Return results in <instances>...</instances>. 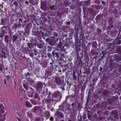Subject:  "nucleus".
Listing matches in <instances>:
<instances>
[{"label":"nucleus","instance_id":"nucleus-41","mask_svg":"<svg viewBox=\"0 0 121 121\" xmlns=\"http://www.w3.org/2000/svg\"><path fill=\"white\" fill-rule=\"evenodd\" d=\"M80 58V60L78 63V65H82V61L81 60V58Z\"/></svg>","mask_w":121,"mask_h":121},{"label":"nucleus","instance_id":"nucleus-18","mask_svg":"<svg viewBox=\"0 0 121 121\" xmlns=\"http://www.w3.org/2000/svg\"><path fill=\"white\" fill-rule=\"evenodd\" d=\"M4 40L7 43H9V37L8 35H5L4 36Z\"/></svg>","mask_w":121,"mask_h":121},{"label":"nucleus","instance_id":"nucleus-26","mask_svg":"<svg viewBox=\"0 0 121 121\" xmlns=\"http://www.w3.org/2000/svg\"><path fill=\"white\" fill-rule=\"evenodd\" d=\"M1 52L2 53V58H6V57L5 56L6 54L5 52L3 51H1Z\"/></svg>","mask_w":121,"mask_h":121},{"label":"nucleus","instance_id":"nucleus-7","mask_svg":"<svg viewBox=\"0 0 121 121\" xmlns=\"http://www.w3.org/2000/svg\"><path fill=\"white\" fill-rule=\"evenodd\" d=\"M43 84L42 83L40 82H38L37 84V86H36L37 91L43 90L42 89L43 87Z\"/></svg>","mask_w":121,"mask_h":121},{"label":"nucleus","instance_id":"nucleus-60","mask_svg":"<svg viewBox=\"0 0 121 121\" xmlns=\"http://www.w3.org/2000/svg\"><path fill=\"white\" fill-rule=\"evenodd\" d=\"M0 70L2 72V66H1L0 67Z\"/></svg>","mask_w":121,"mask_h":121},{"label":"nucleus","instance_id":"nucleus-4","mask_svg":"<svg viewBox=\"0 0 121 121\" xmlns=\"http://www.w3.org/2000/svg\"><path fill=\"white\" fill-rule=\"evenodd\" d=\"M62 45L60 44H58L55 49V50H56L58 51H60V52H62L63 53L66 54L67 53V52L63 48H64V46L62 47Z\"/></svg>","mask_w":121,"mask_h":121},{"label":"nucleus","instance_id":"nucleus-54","mask_svg":"<svg viewBox=\"0 0 121 121\" xmlns=\"http://www.w3.org/2000/svg\"><path fill=\"white\" fill-rule=\"evenodd\" d=\"M19 22H22V19L21 18H20L19 19Z\"/></svg>","mask_w":121,"mask_h":121},{"label":"nucleus","instance_id":"nucleus-38","mask_svg":"<svg viewBox=\"0 0 121 121\" xmlns=\"http://www.w3.org/2000/svg\"><path fill=\"white\" fill-rule=\"evenodd\" d=\"M19 96H21V95H22V92L23 91L22 90V89L21 88H20L19 89Z\"/></svg>","mask_w":121,"mask_h":121},{"label":"nucleus","instance_id":"nucleus-61","mask_svg":"<svg viewBox=\"0 0 121 121\" xmlns=\"http://www.w3.org/2000/svg\"><path fill=\"white\" fill-rule=\"evenodd\" d=\"M18 25V28H19L22 25V24L21 23H19V25Z\"/></svg>","mask_w":121,"mask_h":121},{"label":"nucleus","instance_id":"nucleus-34","mask_svg":"<svg viewBox=\"0 0 121 121\" xmlns=\"http://www.w3.org/2000/svg\"><path fill=\"white\" fill-rule=\"evenodd\" d=\"M67 97L66 98L65 100V102H64L63 103V105H62V106L63 107H64L65 106H66L67 105Z\"/></svg>","mask_w":121,"mask_h":121},{"label":"nucleus","instance_id":"nucleus-9","mask_svg":"<svg viewBox=\"0 0 121 121\" xmlns=\"http://www.w3.org/2000/svg\"><path fill=\"white\" fill-rule=\"evenodd\" d=\"M40 110V108L39 106H36L32 109V112H34L36 113L38 112Z\"/></svg>","mask_w":121,"mask_h":121},{"label":"nucleus","instance_id":"nucleus-23","mask_svg":"<svg viewBox=\"0 0 121 121\" xmlns=\"http://www.w3.org/2000/svg\"><path fill=\"white\" fill-rule=\"evenodd\" d=\"M40 52L41 53V56L43 57H44V56L46 54V53L44 50H41Z\"/></svg>","mask_w":121,"mask_h":121},{"label":"nucleus","instance_id":"nucleus-17","mask_svg":"<svg viewBox=\"0 0 121 121\" xmlns=\"http://www.w3.org/2000/svg\"><path fill=\"white\" fill-rule=\"evenodd\" d=\"M92 114V113L90 111H88L87 116L89 120H91V119Z\"/></svg>","mask_w":121,"mask_h":121},{"label":"nucleus","instance_id":"nucleus-56","mask_svg":"<svg viewBox=\"0 0 121 121\" xmlns=\"http://www.w3.org/2000/svg\"><path fill=\"white\" fill-rule=\"evenodd\" d=\"M66 24L68 25H70V22H67Z\"/></svg>","mask_w":121,"mask_h":121},{"label":"nucleus","instance_id":"nucleus-21","mask_svg":"<svg viewBox=\"0 0 121 121\" xmlns=\"http://www.w3.org/2000/svg\"><path fill=\"white\" fill-rule=\"evenodd\" d=\"M25 105L26 107H30L32 106L31 104L28 101L26 102Z\"/></svg>","mask_w":121,"mask_h":121},{"label":"nucleus","instance_id":"nucleus-36","mask_svg":"<svg viewBox=\"0 0 121 121\" xmlns=\"http://www.w3.org/2000/svg\"><path fill=\"white\" fill-rule=\"evenodd\" d=\"M112 65L114 66V67L116 68H118L119 66V65L117 64V63H114Z\"/></svg>","mask_w":121,"mask_h":121},{"label":"nucleus","instance_id":"nucleus-25","mask_svg":"<svg viewBox=\"0 0 121 121\" xmlns=\"http://www.w3.org/2000/svg\"><path fill=\"white\" fill-rule=\"evenodd\" d=\"M51 99L50 97H48L45 100V102L47 103H49L51 102Z\"/></svg>","mask_w":121,"mask_h":121},{"label":"nucleus","instance_id":"nucleus-14","mask_svg":"<svg viewBox=\"0 0 121 121\" xmlns=\"http://www.w3.org/2000/svg\"><path fill=\"white\" fill-rule=\"evenodd\" d=\"M55 82L57 84L60 85L62 82L61 79L58 78H57L55 79Z\"/></svg>","mask_w":121,"mask_h":121},{"label":"nucleus","instance_id":"nucleus-53","mask_svg":"<svg viewBox=\"0 0 121 121\" xmlns=\"http://www.w3.org/2000/svg\"><path fill=\"white\" fill-rule=\"evenodd\" d=\"M28 75H29V76L30 75V73L28 72L27 73H26V74H25V75L26 76H28Z\"/></svg>","mask_w":121,"mask_h":121},{"label":"nucleus","instance_id":"nucleus-46","mask_svg":"<svg viewBox=\"0 0 121 121\" xmlns=\"http://www.w3.org/2000/svg\"><path fill=\"white\" fill-rule=\"evenodd\" d=\"M27 45L28 47V48L31 47V45H30V43H27Z\"/></svg>","mask_w":121,"mask_h":121},{"label":"nucleus","instance_id":"nucleus-20","mask_svg":"<svg viewBox=\"0 0 121 121\" xmlns=\"http://www.w3.org/2000/svg\"><path fill=\"white\" fill-rule=\"evenodd\" d=\"M23 49H27V52H28V53L32 52L31 47L28 48L27 47H25Z\"/></svg>","mask_w":121,"mask_h":121},{"label":"nucleus","instance_id":"nucleus-64","mask_svg":"<svg viewBox=\"0 0 121 121\" xmlns=\"http://www.w3.org/2000/svg\"><path fill=\"white\" fill-rule=\"evenodd\" d=\"M25 25H26V24H23L22 25V27L24 28L25 27Z\"/></svg>","mask_w":121,"mask_h":121},{"label":"nucleus","instance_id":"nucleus-29","mask_svg":"<svg viewBox=\"0 0 121 121\" xmlns=\"http://www.w3.org/2000/svg\"><path fill=\"white\" fill-rule=\"evenodd\" d=\"M35 121H43V119H40L39 117H36L35 118Z\"/></svg>","mask_w":121,"mask_h":121},{"label":"nucleus","instance_id":"nucleus-10","mask_svg":"<svg viewBox=\"0 0 121 121\" xmlns=\"http://www.w3.org/2000/svg\"><path fill=\"white\" fill-rule=\"evenodd\" d=\"M5 109L4 106L2 104H0V112L2 113L4 112V110Z\"/></svg>","mask_w":121,"mask_h":121},{"label":"nucleus","instance_id":"nucleus-58","mask_svg":"<svg viewBox=\"0 0 121 121\" xmlns=\"http://www.w3.org/2000/svg\"><path fill=\"white\" fill-rule=\"evenodd\" d=\"M59 63V65H60V66L62 68H63V67L64 66L63 65H61V63Z\"/></svg>","mask_w":121,"mask_h":121},{"label":"nucleus","instance_id":"nucleus-33","mask_svg":"<svg viewBox=\"0 0 121 121\" xmlns=\"http://www.w3.org/2000/svg\"><path fill=\"white\" fill-rule=\"evenodd\" d=\"M107 104L105 102H103L102 104V106L103 107H105L107 105Z\"/></svg>","mask_w":121,"mask_h":121},{"label":"nucleus","instance_id":"nucleus-55","mask_svg":"<svg viewBox=\"0 0 121 121\" xmlns=\"http://www.w3.org/2000/svg\"><path fill=\"white\" fill-rule=\"evenodd\" d=\"M7 78L8 80H9L10 79V76L9 75H8L7 76Z\"/></svg>","mask_w":121,"mask_h":121},{"label":"nucleus","instance_id":"nucleus-51","mask_svg":"<svg viewBox=\"0 0 121 121\" xmlns=\"http://www.w3.org/2000/svg\"><path fill=\"white\" fill-rule=\"evenodd\" d=\"M30 56L31 57H33V56L34 54L33 53H31L29 54Z\"/></svg>","mask_w":121,"mask_h":121},{"label":"nucleus","instance_id":"nucleus-22","mask_svg":"<svg viewBox=\"0 0 121 121\" xmlns=\"http://www.w3.org/2000/svg\"><path fill=\"white\" fill-rule=\"evenodd\" d=\"M60 94L59 92L57 91L54 93V96L55 97H57L59 96Z\"/></svg>","mask_w":121,"mask_h":121},{"label":"nucleus","instance_id":"nucleus-32","mask_svg":"<svg viewBox=\"0 0 121 121\" xmlns=\"http://www.w3.org/2000/svg\"><path fill=\"white\" fill-rule=\"evenodd\" d=\"M43 45L42 43H40L38 44V47L40 49H41L43 48Z\"/></svg>","mask_w":121,"mask_h":121},{"label":"nucleus","instance_id":"nucleus-8","mask_svg":"<svg viewBox=\"0 0 121 121\" xmlns=\"http://www.w3.org/2000/svg\"><path fill=\"white\" fill-rule=\"evenodd\" d=\"M55 115H56L58 117L61 118H63L64 117L63 114L59 111L57 112Z\"/></svg>","mask_w":121,"mask_h":121},{"label":"nucleus","instance_id":"nucleus-43","mask_svg":"<svg viewBox=\"0 0 121 121\" xmlns=\"http://www.w3.org/2000/svg\"><path fill=\"white\" fill-rule=\"evenodd\" d=\"M4 35V32H2L0 34V37H2Z\"/></svg>","mask_w":121,"mask_h":121},{"label":"nucleus","instance_id":"nucleus-47","mask_svg":"<svg viewBox=\"0 0 121 121\" xmlns=\"http://www.w3.org/2000/svg\"><path fill=\"white\" fill-rule=\"evenodd\" d=\"M76 101L75 100V102L73 103L72 104V106H73L74 105H75L76 104Z\"/></svg>","mask_w":121,"mask_h":121},{"label":"nucleus","instance_id":"nucleus-30","mask_svg":"<svg viewBox=\"0 0 121 121\" xmlns=\"http://www.w3.org/2000/svg\"><path fill=\"white\" fill-rule=\"evenodd\" d=\"M50 9L52 10H55L57 9V8L56 7H55L54 5H53V6H51L50 7Z\"/></svg>","mask_w":121,"mask_h":121},{"label":"nucleus","instance_id":"nucleus-37","mask_svg":"<svg viewBox=\"0 0 121 121\" xmlns=\"http://www.w3.org/2000/svg\"><path fill=\"white\" fill-rule=\"evenodd\" d=\"M5 20V19H3L2 18H1V22L0 23V25H3L4 24V22Z\"/></svg>","mask_w":121,"mask_h":121},{"label":"nucleus","instance_id":"nucleus-49","mask_svg":"<svg viewBox=\"0 0 121 121\" xmlns=\"http://www.w3.org/2000/svg\"><path fill=\"white\" fill-rule=\"evenodd\" d=\"M38 44L39 43H38L35 42V43L33 44H34L35 46H38Z\"/></svg>","mask_w":121,"mask_h":121},{"label":"nucleus","instance_id":"nucleus-11","mask_svg":"<svg viewBox=\"0 0 121 121\" xmlns=\"http://www.w3.org/2000/svg\"><path fill=\"white\" fill-rule=\"evenodd\" d=\"M13 112L14 113L15 115H19V110L17 109V107H14V109L13 110Z\"/></svg>","mask_w":121,"mask_h":121},{"label":"nucleus","instance_id":"nucleus-45","mask_svg":"<svg viewBox=\"0 0 121 121\" xmlns=\"http://www.w3.org/2000/svg\"><path fill=\"white\" fill-rule=\"evenodd\" d=\"M106 52V50H105L104 51H103L101 53V54H102L103 55H104L105 54H105V52Z\"/></svg>","mask_w":121,"mask_h":121},{"label":"nucleus","instance_id":"nucleus-63","mask_svg":"<svg viewBox=\"0 0 121 121\" xmlns=\"http://www.w3.org/2000/svg\"><path fill=\"white\" fill-rule=\"evenodd\" d=\"M14 25H15V26L16 27H17L18 28V25L15 24Z\"/></svg>","mask_w":121,"mask_h":121},{"label":"nucleus","instance_id":"nucleus-5","mask_svg":"<svg viewBox=\"0 0 121 121\" xmlns=\"http://www.w3.org/2000/svg\"><path fill=\"white\" fill-rule=\"evenodd\" d=\"M48 3V2L47 1H42L41 2V9L43 10H45L47 8V5Z\"/></svg>","mask_w":121,"mask_h":121},{"label":"nucleus","instance_id":"nucleus-27","mask_svg":"<svg viewBox=\"0 0 121 121\" xmlns=\"http://www.w3.org/2000/svg\"><path fill=\"white\" fill-rule=\"evenodd\" d=\"M47 50L48 51H51L52 48V47L50 46H48L47 47Z\"/></svg>","mask_w":121,"mask_h":121},{"label":"nucleus","instance_id":"nucleus-44","mask_svg":"<svg viewBox=\"0 0 121 121\" xmlns=\"http://www.w3.org/2000/svg\"><path fill=\"white\" fill-rule=\"evenodd\" d=\"M23 0H17V1L19 3L20 5L22 3Z\"/></svg>","mask_w":121,"mask_h":121},{"label":"nucleus","instance_id":"nucleus-31","mask_svg":"<svg viewBox=\"0 0 121 121\" xmlns=\"http://www.w3.org/2000/svg\"><path fill=\"white\" fill-rule=\"evenodd\" d=\"M86 71L87 74H89L91 73V70L90 69L88 68L86 69Z\"/></svg>","mask_w":121,"mask_h":121},{"label":"nucleus","instance_id":"nucleus-28","mask_svg":"<svg viewBox=\"0 0 121 121\" xmlns=\"http://www.w3.org/2000/svg\"><path fill=\"white\" fill-rule=\"evenodd\" d=\"M47 55L48 57L49 58L51 59L52 57V55H51V54L49 52H48L47 54Z\"/></svg>","mask_w":121,"mask_h":121},{"label":"nucleus","instance_id":"nucleus-16","mask_svg":"<svg viewBox=\"0 0 121 121\" xmlns=\"http://www.w3.org/2000/svg\"><path fill=\"white\" fill-rule=\"evenodd\" d=\"M114 43L115 44H119L121 43V41L120 39L117 38L114 41Z\"/></svg>","mask_w":121,"mask_h":121},{"label":"nucleus","instance_id":"nucleus-52","mask_svg":"<svg viewBox=\"0 0 121 121\" xmlns=\"http://www.w3.org/2000/svg\"><path fill=\"white\" fill-rule=\"evenodd\" d=\"M83 118L84 119H86V114H84L83 115Z\"/></svg>","mask_w":121,"mask_h":121},{"label":"nucleus","instance_id":"nucleus-35","mask_svg":"<svg viewBox=\"0 0 121 121\" xmlns=\"http://www.w3.org/2000/svg\"><path fill=\"white\" fill-rule=\"evenodd\" d=\"M27 115L31 118L32 117L33 115L30 112H28L27 113Z\"/></svg>","mask_w":121,"mask_h":121},{"label":"nucleus","instance_id":"nucleus-15","mask_svg":"<svg viewBox=\"0 0 121 121\" xmlns=\"http://www.w3.org/2000/svg\"><path fill=\"white\" fill-rule=\"evenodd\" d=\"M25 33L26 34V35H28L29 34L30 31L28 30V27L26 26L25 29Z\"/></svg>","mask_w":121,"mask_h":121},{"label":"nucleus","instance_id":"nucleus-6","mask_svg":"<svg viewBox=\"0 0 121 121\" xmlns=\"http://www.w3.org/2000/svg\"><path fill=\"white\" fill-rule=\"evenodd\" d=\"M37 100L36 99H31L30 100L31 102L34 105H39L40 104L39 103L40 99L39 98H37Z\"/></svg>","mask_w":121,"mask_h":121},{"label":"nucleus","instance_id":"nucleus-2","mask_svg":"<svg viewBox=\"0 0 121 121\" xmlns=\"http://www.w3.org/2000/svg\"><path fill=\"white\" fill-rule=\"evenodd\" d=\"M37 91V92L34 95V98L35 99L39 98L40 99V98L43 97L45 93L44 90H41Z\"/></svg>","mask_w":121,"mask_h":121},{"label":"nucleus","instance_id":"nucleus-57","mask_svg":"<svg viewBox=\"0 0 121 121\" xmlns=\"http://www.w3.org/2000/svg\"><path fill=\"white\" fill-rule=\"evenodd\" d=\"M50 120L51 121H53V118L52 117H51L50 118Z\"/></svg>","mask_w":121,"mask_h":121},{"label":"nucleus","instance_id":"nucleus-1","mask_svg":"<svg viewBox=\"0 0 121 121\" xmlns=\"http://www.w3.org/2000/svg\"><path fill=\"white\" fill-rule=\"evenodd\" d=\"M52 54L54 58L57 59L60 58L62 59V58H65L66 54L60 52H57L54 50L52 52Z\"/></svg>","mask_w":121,"mask_h":121},{"label":"nucleus","instance_id":"nucleus-3","mask_svg":"<svg viewBox=\"0 0 121 121\" xmlns=\"http://www.w3.org/2000/svg\"><path fill=\"white\" fill-rule=\"evenodd\" d=\"M45 40L46 42L51 45L53 46L56 44V42L54 37L52 39L47 38Z\"/></svg>","mask_w":121,"mask_h":121},{"label":"nucleus","instance_id":"nucleus-24","mask_svg":"<svg viewBox=\"0 0 121 121\" xmlns=\"http://www.w3.org/2000/svg\"><path fill=\"white\" fill-rule=\"evenodd\" d=\"M108 91L107 90H106L104 91L103 95H104L108 96Z\"/></svg>","mask_w":121,"mask_h":121},{"label":"nucleus","instance_id":"nucleus-48","mask_svg":"<svg viewBox=\"0 0 121 121\" xmlns=\"http://www.w3.org/2000/svg\"><path fill=\"white\" fill-rule=\"evenodd\" d=\"M13 4L17 6L18 5V4L17 2L16 1L14 2L13 3Z\"/></svg>","mask_w":121,"mask_h":121},{"label":"nucleus","instance_id":"nucleus-59","mask_svg":"<svg viewBox=\"0 0 121 121\" xmlns=\"http://www.w3.org/2000/svg\"><path fill=\"white\" fill-rule=\"evenodd\" d=\"M65 46L68 48L69 46V45L65 43Z\"/></svg>","mask_w":121,"mask_h":121},{"label":"nucleus","instance_id":"nucleus-42","mask_svg":"<svg viewBox=\"0 0 121 121\" xmlns=\"http://www.w3.org/2000/svg\"><path fill=\"white\" fill-rule=\"evenodd\" d=\"M73 80H75L76 78L77 77L76 76H75V73L74 72H73Z\"/></svg>","mask_w":121,"mask_h":121},{"label":"nucleus","instance_id":"nucleus-13","mask_svg":"<svg viewBox=\"0 0 121 121\" xmlns=\"http://www.w3.org/2000/svg\"><path fill=\"white\" fill-rule=\"evenodd\" d=\"M18 37V35L16 36L14 35L13 36L12 40L13 43H14L17 40Z\"/></svg>","mask_w":121,"mask_h":121},{"label":"nucleus","instance_id":"nucleus-19","mask_svg":"<svg viewBox=\"0 0 121 121\" xmlns=\"http://www.w3.org/2000/svg\"><path fill=\"white\" fill-rule=\"evenodd\" d=\"M29 88H30V89H31L32 90L31 91V92L29 93V96L30 97H32L33 96L34 92V91L33 90V89L31 87H29Z\"/></svg>","mask_w":121,"mask_h":121},{"label":"nucleus","instance_id":"nucleus-40","mask_svg":"<svg viewBox=\"0 0 121 121\" xmlns=\"http://www.w3.org/2000/svg\"><path fill=\"white\" fill-rule=\"evenodd\" d=\"M28 82H30V83L31 84H33V83L34 82V81L33 80H32L31 79H28Z\"/></svg>","mask_w":121,"mask_h":121},{"label":"nucleus","instance_id":"nucleus-39","mask_svg":"<svg viewBox=\"0 0 121 121\" xmlns=\"http://www.w3.org/2000/svg\"><path fill=\"white\" fill-rule=\"evenodd\" d=\"M24 87L25 88L26 90H27L28 87V85L25 84H23Z\"/></svg>","mask_w":121,"mask_h":121},{"label":"nucleus","instance_id":"nucleus-62","mask_svg":"<svg viewBox=\"0 0 121 121\" xmlns=\"http://www.w3.org/2000/svg\"><path fill=\"white\" fill-rule=\"evenodd\" d=\"M113 26H108V28H113Z\"/></svg>","mask_w":121,"mask_h":121},{"label":"nucleus","instance_id":"nucleus-50","mask_svg":"<svg viewBox=\"0 0 121 121\" xmlns=\"http://www.w3.org/2000/svg\"><path fill=\"white\" fill-rule=\"evenodd\" d=\"M33 34L35 35H37V32H33Z\"/></svg>","mask_w":121,"mask_h":121},{"label":"nucleus","instance_id":"nucleus-12","mask_svg":"<svg viewBox=\"0 0 121 121\" xmlns=\"http://www.w3.org/2000/svg\"><path fill=\"white\" fill-rule=\"evenodd\" d=\"M6 118L5 114L2 116L0 113V121H4L5 120Z\"/></svg>","mask_w":121,"mask_h":121}]
</instances>
